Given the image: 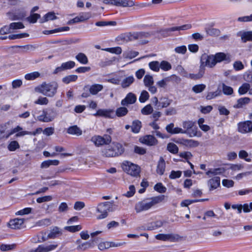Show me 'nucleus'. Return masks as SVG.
Instances as JSON below:
<instances>
[{
	"label": "nucleus",
	"mask_w": 252,
	"mask_h": 252,
	"mask_svg": "<svg viewBox=\"0 0 252 252\" xmlns=\"http://www.w3.org/2000/svg\"><path fill=\"white\" fill-rule=\"evenodd\" d=\"M57 116L56 110L52 108L48 112L43 110L42 114L37 117V120L42 122L48 123L53 121Z\"/></svg>",
	"instance_id": "6e6552de"
},
{
	"label": "nucleus",
	"mask_w": 252,
	"mask_h": 252,
	"mask_svg": "<svg viewBox=\"0 0 252 252\" xmlns=\"http://www.w3.org/2000/svg\"><path fill=\"white\" fill-rule=\"evenodd\" d=\"M179 143L190 148L196 147L199 144L197 141H195L192 139H182L180 140Z\"/></svg>",
	"instance_id": "b1692460"
},
{
	"label": "nucleus",
	"mask_w": 252,
	"mask_h": 252,
	"mask_svg": "<svg viewBox=\"0 0 252 252\" xmlns=\"http://www.w3.org/2000/svg\"><path fill=\"white\" fill-rule=\"evenodd\" d=\"M103 89L102 85L95 84L90 86L89 88V90L91 94L93 95H96L97 93Z\"/></svg>",
	"instance_id": "a878e982"
},
{
	"label": "nucleus",
	"mask_w": 252,
	"mask_h": 252,
	"mask_svg": "<svg viewBox=\"0 0 252 252\" xmlns=\"http://www.w3.org/2000/svg\"><path fill=\"white\" fill-rule=\"evenodd\" d=\"M134 5V2L129 0H116L115 5L123 7H131Z\"/></svg>",
	"instance_id": "c756f323"
},
{
	"label": "nucleus",
	"mask_w": 252,
	"mask_h": 252,
	"mask_svg": "<svg viewBox=\"0 0 252 252\" xmlns=\"http://www.w3.org/2000/svg\"><path fill=\"white\" fill-rule=\"evenodd\" d=\"M76 59L83 64H86L88 63V59L86 55L83 53H79L76 57Z\"/></svg>",
	"instance_id": "f704fd0d"
},
{
	"label": "nucleus",
	"mask_w": 252,
	"mask_h": 252,
	"mask_svg": "<svg viewBox=\"0 0 252 252\" xmlns=\"http://www.w3.org/2000/svg\"><path fill=\"white\" fill-rule=\"evenodd\" d=\"M60 163L59 160L57 159H49L42 162L40 165L41 168H47L50 165H58Z\"/></svg>",
	"instance_id": "c85d7f7f"
},
{
	"label": "nucleus",
	"mask_w": 252,
	"mask_h": 252,
	"mask_svg": "<svg viewBox=\"0 0 252 252\" xmlns=\"http://www.w3.org/2000/svg\"><path fill=\"white\" fill-rule=\"evenodd\" d=\"M239 36H241V39L244 42L247 41H252V32L251 31L240 33Z\"/></svg>",
	"instance_id": "7c9ffc66"
},
{
	"label": "nucleus",
	"mask_w": 252,
	"mask_h": 252,
	"mask_svg": "<svg viewBox=\"0 0 252 252\" xmlns=\"http://www.w3.org/2000/svg\"><path fill=\"white\" fill-rule=\"evenodd\" d=\"M49 102L48 99L45 97L40 96L34 103L39 105H46Z\"/></svg>",
	"instance_id": "680f3d73"
},
{
	"label": "nucleus",
	"mask_w": 252,
	"mask_h": 252,
	"mask_svg": "<svg viewBox=\"0 0 252 252\" xmlns=\"http://www.w3.org/2000/svg\"><path fill=\"white\" fill-rule=\"evenodd\" d=\"M149 66L151 69L153 71L158 72L159 70L160 64L158 61H153L149 63Z\"/></svg>",
	"instance_id": "49530a36"
},
{
	"label": "nucleus",
	"mask_w": 252,
	"mask_h": 252,
	"mask_svg": "<svg viewBox=\"0 0 252 252\" xmlns=\"http://www.w3.org/2000/svg\"><path fill=\"white\" fill-rule=\"evenodd\" d=\"M200 62V67L204 70H205V66L212 68L217 64L214 55H208L206 54H204L201 56Z\"/></svg>",
	"instance_id": "0eeeda50"
},
{
	"label": "nucleus",
	"mask_w": 252,
	"mask_h": 252,
	"mask_svg": "<svg viewBox=\"0 0 252 252\" xmlns=\"http://www.w3.org/2000/svg\"><path fill=\"white\" fill-rule=\"evenodd\" d=\"M101 233V231H96L91 233V236L93 239L91 243L89 242L84 243L78 246V248L81 250L84 251L92 246V244L94 242H95V236Z\"/></svg>",
	"instance_id": "a211bd4d"
},
{
	"label": "nucleus",
	"mask_w": 252,
	"mask_h": 252,
	"mask_svg": "<svg viewBox=\"0 0 252 252\" xmlns=\"http://www.w3.org/2000/svg\"><path fill=\"white\" fill-rule=\"evenodd\" d=\"M11 30H17L24 28L25 26L21 22L12 23L9 25Z\"/></svg>",
	"instance_id": "5fc2aeb1"
},
{
	"label": "nucleus",
	"mask_w": 252,
	"mask_h": 252,
	"mask_svg": "<svg viewBox=\"0 0 252 252\" xmlns=\"http://www.w3.org/2000/svg\"><path fill=\"white\" fill-rule=\"evenodd\" d=\"M160 67L163 70L167 71L171 68L170 63L166 61H163L160 63Z\"/></svg>",
	"instance_id": "bf43d9fd"
},
{
	"label": "nucleus",
	"mask_w": 252,
	"mask_h": 252,
	"mask_svg": "<svg viewBox=\"0 0 252 252\" xmlns=\"http://www.w3.org/2000/svg\"><path fill=\"white\" fill-rule=\"evenodd\" d=\"M208 185L210 191L216 189L220 185V178L216 176L210 179L208 182Z\"/></svg>",
	"instance_id": "4be33fe9"
},
{
	"label": "nucleus",
	"mask_w": 252,
	"mask_h": 252,
	"mask_svg": "<svg viewBox=\"0 0 252 252\" xmlns=\"http://www.w3.org/2000/svg\"><path fill=\"white\" fill-rule=\"evenodd\" d=\"M40 74L37 71H34L30 73L26 74L25 76V78L27 80H33L39 77Z\"/></svg>",
	"instance_id": "79ce46f5"
},
{
	"label": "nucleus",
	"mask_w": 252,
	"mask_h": 252,
	"mask_svg": "<svg viewBox=\"0 0 252 252\" xmlns=\"http://www.w3.org/2000/svg\"><path fill=\"white\" fill-rule=\"evenodd\" d=\"M111 137L108 134H104L103 136L95 135L93 136L91 139V141L97 147L105 145H109L111 142Z\"/></svg>",
	"instance_id": "39448f33"
},
{
	"label": "nucleus",
	"mask_w": 252,
	"mask_h": 252,
	"mask_svg": "<svg viewBox=\"0 0 252 252\" xmlns=\"http://www.w3.org/2000/svg\"><path fill=\"white\" fill-rule=\"evenodd\" d=\"M206 88L204 84H199L195 85L192 87V91L195 93H199L203 91Z\"/></svg>",
	"instance_id": "864d4df0"
},
{
	"label": "nucleus",
	"mask_w": 252,
	"mask_h": 252,
	"mask_svg": "<svg viewBox=\"0 0 252 252\" xmlns=\"http://www.w3.org/2000/svg\"><path fill=\"white\" fill-rule=\"evenodd\" d=\"M58 87V85L55 82L49 83L43 82L35 88V91L44 95L52 97L56 94Z\"/></svg>",
	"instance_id": "7ed1b4c3"
},
{
	"label": "nucleus",
	"mask_w": 252,
	"mask_h": 252,
	"mask_svg": "<svg viewBox=\"0 0 252 252\" xmlns=\"http://www.w3.org/2000/svg\"><path fill=\"white\" fill-rule=\"evenodd\" d=\"M167 149L169 152L174 154H177L179 150L178 146L173 143H168L167 146Z\"/></svg>",
	"instance_id": "37998d69"
},
{
	"label": "nucleus",
	"mask_w": 252,
	"mask_h": 252,
	"mask_svg": "<svg viewBox=\"0 0 252 252\" xmlns=\"http://www.w3.org/2000/svg\"><path fill=\"white\" fill-rule=\"evenodd\" d=\"M143 82L146 87L148 88L149 91L154 94L157 92V89L154 85V81L153 77L152 75L147 74L144 76Z\"/></svg>",
	"instance_id": "9b49d317"
},
{
	"label": "nucleus",
	"mask_w": 252,
	"mask_h": 252,
	"mask_svg": "<svg viewBox=\"0 0 252 252\" xmlns=\"http://www.w3.org/2000/svg\"><path fill=\"white\" fill-rule=\"evenodd\" d=\"M182 175V172L180 171H172L171 172L170 175H169V178L171 179H175L176 178H179L181 177Z\"/></svg>",
	"instance_id": "774afa93"
},
{
	"label": "nucleus",
	"mask_w": 252,
	"mask_h": 252,
	"mask_svg": "<svg viewBox=\"0 0 252 252\" xmlns=\"http://www.w3.org/2000/svg\"><path fill=\"white\" fill-rule=\"evenodd\" d=\"M94 116H101L106 118L112 119L115 117L114 111L111 109H98L96 112L94 114Z\"/></svg>",
	"instance_id": "4468645a"
},
{
	"label": "nucleus",
	"mask_w": 252,
	"mask_h": 252,
	"mask_svg": "<svg viewBox=\"0 0 252 252\" xmlns=\"http://www.w3.org/2000/svg\"><path fill=\"white\" fill-rule=\"evenodd\" d=\"M75 65V63L73 61H68L63 63L61 66H59L55 69L53 73L54 74H57L63 70L71 69L73 68Z\"/></svg>",
	"instance_id": "f3484780"
},
{
	"label": "nucleus",
	"mask_w": 252,
	"mask_h": 252,
	"mask_svg": "<svg viewBox=\"0 0 252 252\" xmlns=\"http://www.w3.org/2000/svg\"><path fill=\"white\" fill-rule=\"evenodd\" d=\"M16 133L15 136L16 137L24 136L26 135H30L31 131H24L23 128L19 126H17L15 128L12 129L6 136V138H8L11 135Z\"/></svg>",
	"instance_id": "f8f14e48"
},
{
	"label": "nucleus",
	"mask_w": 252,
	"mask_h": 252,
	"mask_svg": "<svg viewBox=\"0 0 252 252\" xmlns=\"http://www.w3.org/2000/svg\"><path fill=\"white\" fill-rule=\"evenodd\" d=\"M65 229L70 232H74L80 230L82 229V226L80 225L74 226H66Z\"/></svg>",
	"instance_id": "e2e57ef3"
},
{
	"label": "nucleus",
	"mask_w": 252,
	"mask_h": 252,
	"mask_svg": "<svg viewBox=\"0 0 252 252\" xmlns=\"http://www.w3.org/2000/svg\"><path fill=\"white\" fill-rule=\"evenodd\" d=\"M141 123L139 120L134 121L131 126V130L133 132L138 133L141 128Z\"/></svg>",
	"instance_id": "c9c22d12"
},
{
	"label": "nucleus",
	"mask_w": 252,
	"mask_h": 252,
	"mask_svg": "<svg viewBox=\"0 0 252 252\" xmlns=\"http://www.w3.org/2000/svg\"><path fill=\"white\" fill-rule=\"evenodd\" d=\"M102 154L103 156L106 157H116L115 153L113 151L112 146L103 149L102 150Z\"/></svg>",
	"instance_id": "2f4dec72"
},
{
	"label": "nucleus",
	"mask_w": 252,
	"mask_h": 252,
	"mask_svg": "<svg viewBox=\"0 0 252 252\" xmlns=\"http://www.w3.org/2000/svg\"><path fill=\"white\" fill-rule=\"evenodd\" d=\"M153 111V109L150 104L147 105L141 109V113L143 115H147L151 114Z\"/></svg>",
	"instance_id": "603ef678"
},
{
	"label": "nucleus",
	"mask_w": 252,
	"mask_h": 252,
	"mask_svg": "<svg viewBox=\"0 0 252 252\" xmlns=\"http://www.w3.org/2000/svg\"><path fill=\"white\" fill-rule=\"evenodd\" d=\"M114 202L108 201L99 204L97 207V212L101 214L97 217L98 219H103L108 216V212H113L115 209L113 208Z\"/></svg>",
	"instance_id": "20e7f679"
},
{
	"label": "nucleus",
	"mask_w": 252,
	"mask_h": 252,
	"mask_svg": "<svg viewBox=\"0 0 252 252\" xmlns=\"http://www.w3.org/2000/svg\"><path fill=\"white\" fill-rule=\"evenodd\" d=\"M136 100V95L131 93H129L126 95L125 98L121 101V104L123 106H127L129 104L135 103Z\"/></svg>",
	"instance_id": "aec40b11"
},
{
	"label": "nucleus",
	"mask_w": 252,
	"mask_h": 252,
	"mask_svg": "<svg viewBox=\"0 0 252 252\" xmlns=\"http://www.w3.org/2000/svg\"><path fill=\"white\" fill-rule=\"evenodd\" d=\"M57 18V17L54 12H49L43 17V22H47L49 20H53Z\"/></svg>",
	"instance_id": "8fccbe9b"
},
{
	"label": "nucleus",
	"mask_w": 252,
	"mask_h": 252,
	"mask_svg": "<svg viewBox=\"0 0 252 252\" xmlns=\"http://www.w3.org/2000/svg\"><path fill=\"white\" fill-rule=\"evenodd\" d=\"M165 162L162 157H160L157 166L156 172L159 175H162L165 171Z\"/></svg>",
	"instance_id": "5701e85b"
},
{
	"label": "nucleus",
	"mask_w": 252,
	"mask_h": 252,
	"mask_svg": "<svg viewBox=\"0 0 252 252\" xmlns=\"http://www.w3.org/2000/svg\"><path fill=\"white\" fill-rule=\"evenodd\" d=\"M128 113L127 109L125 107H120L116 109V114L119 117H121L126 116Z\"/></svg>",
	"instance_id": "ea45409f"
},
{
	"label": "nucleus",
	"mask_w": 252,
	"mask_h": 252,
	"mask_svg": "<svg viewBox=\"0 0 252 252\" xmlns=\"http://www.w3.org/2000/svg\"><path fill=\"white\" fill-rule=\"evenodd\" d=\"M214 57L217 63L223 61L225 62L226 63H228L231 61L230 55L223 52L217 53L214 55Z\"/></svg>",
	"instance_id": "2eb2a0df"
},
{
	"label": "nucleus",
	"mask_w": 252,
	"mask_h": 252,
	"mask_svg": "<svg viewBox=\"0 0 252 252\" xmlns=\"http://www.w3.org/2000/svg\"><path fill=\"white\" fill-rule=\"evenodd\" d=\"M250 101V99L247 97L239 98L238 99L237 103L235 107L238 108H241L243 105L248 104Z\"/></svg>",
	"instance_id": "58836bf2"
},
{
	"label": "nucleus",
	"mask_w": 252,
	"mask_h": 252,
	"mask_svg": "<svg viewBox=\"0 0 252 252\" xmlns=\"http://www.w3.org/2000/svg\"><path fill=\"white\" fill-rule=\"evenodd\" d=\"M204 73V70L200 67L199 71L197 74H189V77L191 79L196 80L201 78Z\"/></svg>",
	"instance_id": "3c124183"
},
{
	"label": "nucleus",
	"mask_w": 252,
	"mask_h": 252,
	"mask_svg": "<svg viewBox=\"0 0 252 252\" xmlns=\"http://www.w3.org/2000/svg\"><path fill=\"white\" fill-rule=\"evenodd\" d=\"M140 140L141 143L148 146H154L158 143L157 139L151 135H147L140 138Z\"/></svg>",
	"instance_id": "dca6fc26"
},
{
	"label": "nucleus",
	"mask_w": 252,
	"mask_h": 252,
	"mask_svg": "<svg viewBox=\"0 0 252 252\" xmlns=\"http://www.w3.org/2000/svg\"><path fill=\"white\" fill-rule=\"evenodd\" d=\"M8 149L10 151H15L16 149L20 148V145L17 141H11L8 145Z\"/></svg>",
	"instance_id": "de8ad7c7"
},
{
	"label": "nucleus",
	"mask_w": 252,
	"mask_h": 252,
	"mask_svg": "<svg viewBox=\"0 0 252 252\" xmlns=\"http://www.w3.org/2000/svg\"><path fill=\"white\" fill-rule=\"evenodd\" d=\"M152 34V32H127L120 35L117 37V40L123 42L139 40L141 44H144L148 42V41L146 38H149Z\"/></svg>",
	"instance_id": "f257e3e1"
},
{
	"label": "nucleus",
	"mask_w": 252,
	"mask_h": 252,
	"mask_svg": "<svg viewBox=\"0 0 252 252\" xmlns=\"http://www.w3.org/2000/svg\"><path fill=\"white\" fill-rule=\"evenodd\" d=\"M70 29L69 27H61L57 29H55L54 30H50V31H45L43 32V33L45 34L54 33L57 32H62L64 31H68Z\"/></svg>",
	"instance_id": "4c0bfd02"
},
{
	"label": "nucleus",
	"mask_w": 252,
	"mask_h": 252,
	"mask_svg": "<svg viewBox=\"0 0 252 252\" xmlns=\"http://www.w3.org/2000/svg\"><path fill=\"white\" fill-rule=\"evenodd\" d=\"M67 132L71 135H75L77 136H79L82 135V130L78 127L77 126H73L69 127L67 128Z\"/></svg>",
	"instance_id": "bb28decb"
},
{
	"label": "nucleus",
	"mask_w": 252,
	"mask_h": 252,
	"mask_svg": "<svg viewBox=\"0 0 252 252\" xmlns=\"http://www.w3.org/2000/svg\"><path fill=\"white\" fill-rule=\"evenodd\" d=\"M77 78L78 77L76 75H70L63 77L62 81L65 84H69L71 82L75 81Z\"/></svg>",
	"instance_id": "c03bdc74"
},
{
	"label": "nucleus",
	"mask_w": 252,
	"mask_h": 252,
	"mask_svg": "<svg viewBox=\"0 0 252 252\" xmlns=\"http://www.w3.org/2000/svg\"><path fill=\"white\" fill-rule=\"evenodd\" d=\"M62 233L60 229L57 226H55L50 230L47 236L48 238L54 239L61 235Z\"/></svg>",
	"instance_id": "cd10ccee"
},
{
	"label": "nucleus",
	"mask_w": 252,
	"mask_h": 252,
	"mask_svg": "<svg viewBox=\"0 0 252 252\" xmlns=\"http://www.w3.org/2000/svg\"><path fill=\"white\" fill-rule=\"evenodd\" d=\"M184 131H187L185 134H187L189 137L195 136L197 134L196 127L194 126V123L190 121H184L183 122Z\"/></svg>",
	"instance_id": "9d476101"
},
{
	"label": "nucleus",
	"mask_w": 252,
	"mask_h": 252,
	"mask_svg": "<svg viewBox=\"0 0 252 252\" xmlns=\"http://www.w3.org/2000/svg\"><path fill=\"white\" fill-rule=\"evenodd\" d=\"M238 131L242 133L252 132V122L246 121L238 124Z\"/></svg>",
	"instance_id": "ddd939ff"
},
{
	"label": "nucleus",
	"mask_w": 252,
	"mask_h": 252,
	"mask_svg": "<svg viewBox=\"0 0 252 252\" xmlns=\"http://www.w3.org/2000/svg\"><path fill=\"white\" fill-rule=\"evenodd\" d=\"M40 17V16L38 14L32 13L29 17H27V20L32 23H35L36 22L38 19Z\"/></svg>",
	"instance_id": "6e6d98bb"
},
{
	"label": "nucleus",
	"mask_w": 252,
	"mask_h": 252,
	"mask_svg": "<svg viewBox=\"0 0 252 252\" xmlns=\"http://www.w3.org/2000/svg\"><path fill=\"white\" fill-rule=\"evenodd\" d=\"M80 19V21L81 22H84L86 20H88L91 17V14L90 13L86 12V13H82L80 14L78 16Z\"/></svg>",
	"instance_id": "69168bd1"
},
{
	"label": "nucleus",
	"mask_w": 252,
	"mask_h": 252,
	"mask_svg": "<svg viewBox=\"0 0 252 252\" xmlns=\"http://www.w3.org/2000/svg\"><path fill=\"white\" fill-rule=\"evenodd\" d=\"M160 104L162 108L168 107L172 102V100L166 97L162 98L160 99Z\"/></svg>",
	"instance_id": "13d9d810"
},
{
	"label": "nucleus",
	"mask_w": 252,
	"mask_h": 252,
	"mask_svg": "<svg viewBox=\"0 0 252 252\" xmlns=\"http://www.w3.org/2000/svg\"><path fill=\"white\" fill-rule=\"evenodd\" d=\"M191 28L190 24H186L181 26L173 27L169 28L162 29L160 30L158 32L162 37H167L171 35V32L177 31H185Z\"/></svg>",
	"instance_id": "1a4fd4ad"
},
{
	"label": "nucleus",
	"mask_w": 252,
	"mask_h": 252,
	"mask_svg": "<svg viewBox=\"0 0 252 252\" xmlns=\"http://www.w3.org/2000/svg\"><path fill=\"white\" fill-rule=\"evenodd\" d=\"M222 91L225 95H231L233 93V90L232 88L227 86L224 83H222L221 85Z\"/></svg>",
	"instance_id": "a19ab883"
},
{
	"label": "nucleus",
	"mask_w": 252,
	"mask_h": 252,
	"mask_svg": "<svg viewBox=\"0 0 252 252\" xmlns=\"http://www.w3.org/2000/svg\"><path fill=\"white\" fill-rule=\"evenodd\" d=\"M149 98V94L146 91H143L140 94L139 100L140 102H144Z\"/></svg>",
	"instance_id": "4d7b16f0"
},
{
	"label": "nucleus",
	"mask_w": 252,
	"mask_h": 252,
	"mask_svg": "<svg viewBox=\"0 0 252 252\" xmlns=\"http://www.w3.org/2000/svg\"><path fill=\"white\" fill-rule=\"evenodd\" d=\"M205 31L207 35L212 36H218L220 33V31L216 28H206Z\"/></svg>",
	"instance_id": "473e14b6"
},
{
	"label": "nucleus",
	"mask_w": 252,
	"mask_h": 252,
	"mask_svg": "<svg viewBox=\"0 0 252 252\" xmlns=\"http://www.w3.org/2000/svg\"><path fill=\"white\" fill-rule=\"evenodd\" d=\"M175 51L178 54H185L187 52V47L184 45L178 46L175 48Z\"/></svg>",
	"instance_id": "338daca9"
},
{
	"label": "nucleus",
	"mask_w": 252,
	"mask_h": 252,
	"mask_svg": "<svg viewBox=\"0 0 252 252\" xmlns=\"http://www.w3.org/2000/svg\"><path fill=\"white\" fill-rule=\"evenodd\" d=\"M250 88V85L248 83L243 84L238 90V92L240 94H244L247 93Z\"/></svg>",
	"instance_id": "a18cd8bd"
},
{
	"label": "nucleus",
	"mask_w": 252,
	"mask_h": 252,
	"mask_svg": "<svg viewBox=\"0 0 252 252\" xmlns=\"http://www.w3.org/2000/svg\"><path fill=\"white\" fill-rule=\"evenodd\" d=\"M123 168L126 173L133 177L138 176L140 172V167L138 165L128 161L123 163Z\"/></svg>",
	"instance_id": "423d86ee"
},
{
	"label": "nucleus",
	"mask_w": 252,
	"mask_h": 252,
	"mask_svg": "<svg viewBox=\"0 0 252 252\" xmlns=\"http://www.w3.org/2000/svg\"><path fill=\"white\" fill-rule=\"evenodd\" d=\"M112 146L116 157L121 155L125 151V149L121 143L113 142Z\"/></svg>",
	"instance_id": "393cba45"
},
{
	"label": "nucleus",
	"mask_w": 252,
	"mask_h": 252,
	"mask_svg": "<svg viewBox=\"0 0 252 252\" xmlns=\"http://www.w3.org/2000/svg\"><path fill=\"white\" fill-rule=\"evenodd\" d=\"M221 94L222 93L221 90L218 89L215 92H208L206 96V98L207 100H211L218 96H220Z\"/></svg>",
	"instance_id": "e433bc0d"
},
{
	"label": "nucleus",
	"mask_w": 252,
	"mask_h": 252,
	"mask_svg": "<svg viewBox=\"0 0 252 252\" xmlns=\"http://www.w3.org/2000/svg\"><path fill=\"white\" fill-rule=\"evenodd\" d=\"M165 198V195H160L144 199L135 204V210L137 213L147 211L151 208L153 206L163 201Z\"/></svg>",
	"instance_id": "f03ea898"
},
{
	"label": "nucleus",
	"mask_w": 252,
	"mask_h": 252,
	"mask_svg": "<svg viewBox=\"0 0 252 252\" xmlns=\"http://www.w3.org/2000/svg\"><path fill=\"white\" fill-rule=\"evenodd\" d=\"M134 81L133 76H129L125 78L121 83V86L123 88L129 87Z\"/></svg>",
	"instance_id": "72a5a7b5"
},
{
	"label": "nucleus",
	"mask_w": 252,
	"mask_h": 252,
	"mask_svg": "<svg viewBox=\"0 0 252 252\" xmlns=\"http://www.w3.org/2000/svg\"><path fill=\"white\" fill-rule=\"evenodd\" d=\"M25 220L24 219L16 218L11 220L8 223L9 226L12 229H19L24 224Z\"/></svg>",
	"instance_id": "412c9836"
},
{
	"label": "nucleus",
	"mask_w": 252,
	"mask_h": 252,
	"mask_svg": "<svg viewBox=\"0 0 252 252\" xmlns=\"http://www.w3.org/2000/svg\"><path fill=\"white\" fill-rule=\"evenodd\" d=\"M58 245L56 244L41 245L36 248V252H49L55 250Z\"/></svg>",
	"instance_id": "6ab92c4d"
},
{
	"label": "nucleus",
	"mask_w": 252,
	"mask_h": 252,
	"mask_svg": "<svg viewBox=\"0 0 252 252\" xmlns=\"http://www.w3.org/2000/svg\"><path fill=\"white\" fill-rule=\"evenodd\" d=\"M29 35L27 33H22L20 34H10L8 36L9 39L13 40L15 39H19L23 37L29 36Z\"/></svg>",
	"instance_id": "09e8293b"
},
{
	"label": "nucleus",
	"mask_w": 252,
	"mask_h": 252,
	"mask_svg": "<svg viewBox=\"0 0 252 252\" xmlns=\"http://www.w3.org/2000/svg\"><path fill=\"white\" fill-rule=\"evenodd\" d=\"M154 189L156 190L160 193H164L166 191V188L160 183L157 184L155 186Z\"/></svg>",
	"instance_id": "052dcab7"
},
{
	"label": "nucleus",
	"mask_w": 252,
	"mask_h": 252,
	"mask_svg": "<svg viewBox=\"0 0 252 252\" xmlns=\"http://www.w3.org/2000/svg\"><path fill=\"white\" fill-rule=\"evenodd\" d=\"M52 199L53 197L51 195L44 196L37 198L36 202L38 203H41L44 202L50 201L52 200Z\"/></svg>",
	"instance_id": "0e129e2a"
}]
</instances>
